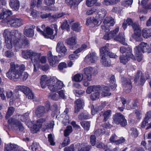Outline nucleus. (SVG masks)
<instances>
[{
	"label": "nucleus",
	"instance_id": "nucleus-4",
	"mask_svg": "<svg viewBox=\"0 0 151 151\" xmlns=\"http://www.w3.org/2000/svg\"><path fill=\"white\" fill-rule=\"evenodd\" d=\"M114 123L116 124H120L123 126H125L127 124L126 119L124 116L120 113H116L113 116Z\"/></svg>",
	"mask_w": 151,
	"mask_h": 151
},
{
	"label": "nucleus",
	"instance_id": "nucleus-10",
	"mask_svg": "<svg viewBox=\"0 0 151 151\" xmlns=\"http://www.w3.org/2000/svg\"><path fill=\"white\" fill-rule=\"evenodd\" d=\"M96 54L92 52L88 54L85 58L84 61L88 64L95 63L98 59Z\"/></svg>",
	"mask_w": 151,
	"mask_h": 151
},
{
	"label": "nucleus",
	"instance_id": "nucleus-17",
	"mask_svg": "<svg viewBox=\"0 0 151 151\" xmlns=\"http://www.w3.org/2000/svg\"><path fill=\"white\" fill-rule=\"evenodd\" d=\"M57 51L60 54L61 56H64L67 52V50L62 42H59L56 47Z\"/></svg>",
	"mask_w": 151,
	"mask_h": 151
},
{
	"label": "nucleus",
	"instance_id": "nucleus-51",
	"mask_svg": "<svg viewBox=\"0 0 151 151\" xmlns=\"http://www.w3.org/2000/svg\"><path fill=\"white\" fill-rule=\"evenodd\" d=\"M132 0H125L122 2L121 4L123 6L128 7L132 4Z\"/></svg>",
	"mask_w": 151,
	"mask_h": 151
},
{
	"label": "nucleus",
	"instance_id": "nucleus-49",
	"mask_svg": "<svg viewBox=\"0 0 151 151\" xmlns=\"http://www.w3.org/2000/svg\"><path fill=\"white\" fill-rule=\"evenodd\" d=\"M49 97L55 101L58 100L60 99L58 95L55 93H51L49 95Z\"/></svg>",
	"mask_w": 151,
	"mask_h": 151
},
{
	"label": "nucleus",
	"instance_id": "nucleus-42",
	"mask_svg": "<svg viewBox=\"0 0 151 151\" xmlns=\"http://www.w3.org/2000/svg\"><path fill=\"white\" fill-rule=\"evenodd\" d=\"M106 12L104 9H101L98 12L99 17L100 19H102L106 16Z\"/></svg>",
	"mask_w": 151,
	"mask_h": 151
},
{
	"label": "nucleus",
	"instance_id": "nucleus-12",
	"mask_svg": "<svg viewBox=\"0 0 151 151\" xmlns=\"http://www.w3.org/2000/svg\"><path fill=\"white\" fill-rule=\"evenodd\" d=\"M54 79H51L50 78L47 77L46 75H43L42 76L40 79V83L42 88H45L47 85L48 86H51V82Z\"/></svg>",
	"mask_w": 151,
	"mask_h": 151
},
{
	"label": "nucleus",
	"instance_id": "nucleus-11",
	"mask_svg": "<svg viewBox=\"0 0 151 151\" xmlns=\"http://www.w3.org/2000/svg\"><path fill=\"white\" fill-rule=\"evenodd\" d=\"M146 125L148 126L146 129L151 128V111H149L146 114L144 120L142 122V127L143 128Z\"/></svg>",
	"mask_w": 151,
	"mask_h": 151
},
{
	"label": "nucleus",
	"instance_id": "nucleus-37",
	"mask_svg": "<svg viewBox=\"0 0 151 151\" xmlns=\"http://www.w3.org/2000/svg\"><path fill=\"white\" fill-rule=\"evenodd\" d=\"M14 111L15 109L13 107H9L5 116V118L6 119H8L10 116L13 115Z\"/></svg>",
	"mask_w": 151,
	"mask_h": 151
},
{
	"label": "nucleus",
	"instance_id": "nucleus-35",
	"mask_svg": "<svg viewBox=\"0 0 151 151\" xmlns=\"http://www.w3.org/2000/svg\"><path fill=\"white\" fill-rule=\"evenodd\" d=\"M134 52L137 61L139 62H141L143 58L142 53L140 52L139 50H138L137 49H135L134 48Z\"/></svg>",
	"mask_w": 151,
	"mask_h": 151
},
{
	"label": "nucleus",
	"instance_id": "nucleus-57",
	"mask_svg": "<svg viewBox=\"0 0 151 151\" xmlns=\"http://www.w3.org/2000/svg\"><path fill=\"white\" fill-rule=\"evenodd\" d=\"M93 17L87 18L86 22V25H89L91 27H93Z\"/></svg>",
	"mask_w": 151,
	"mask_h": 151
},
{
	"label": "nucleus",
	"instance_id": "nucleus-29",
	"mask_svg": "<svg viewBox=\"0 0 151 151\" xmlns=\"http://www.w3.org/2000/svg\"><path fill=\"white\" fill-rule=\"evenodd\" d=\"M101 62L102 65L105 67H109L110 66L111 61L107 56L101 57Z\"/></svg>",
	"mask_w": 151,
	"mask_h": 151
},
{
	"label": "nucleus",
	"instance_id": "nucleus-46",
	"mask_svg": "<svg viewBox=\"0 0 151 151\" xmlns=\"http://www.w3.org/2000/svg\"><path fill=\"white\" fill-rule=\"evenodd\" d=\"M81 126L85 129L86 130L89 129L90 125V123L89 122L86 121H83L81 122Z\"/></svg>",
	"mask_w": 151,
	"mask_h": 151
},
{
	"label": "nucleus",
	"instance_id": "nucleus-56",
	"mask_svg": "<svg viewBox=\"0 0 151 151\" xmlns=\"http://www.w3.org/2000/svg\"><path fill=\"white\" fill-rule=\"evenodd\" d=\"M61 27L63 29H67L68 31H69L70 29L67 20L64 21L61 26Z\"/></svg>",
	"mask_w": 151,
	"mask_h": 151
},
{
	"label": "nucleus",
	"instance_id": "nucleus-9",
	"mask_svg": "<svg viewBox=\"0 0 151 151\" xmlns=\"http://www.w3.org/2000/svg\"><path fill=\"white\" fill-rule=\"evenodd\" d=\"M48 62L50 65L54 67L58 63L59 60L57 56H53L52 52L49 51L47 54Z\"/></svg>",
	"mask_w": 151,
	"mask_h": 151
},
{
	"label": "nucleus",
	"instance_id": "nucleus-33",
	"mask_svg": "<svg viewBox=\"0 0 151 151\" xmlns=\"http://www.w3.org/2000/svg\"><path fill=\"white\" fill-rule=\"evenodd\" d=\"M109 51V48L106 46L103 47L100 49V56L101 57L107 56Z\"/></svg>",
	"mask_w": 151,
	"mask_h": 151
},
{
	"label": "nucleus",
	"instance_id": "nucleus-21",
	"mask_svg": "<svg viewBox=\"0 0 151 151\" xmlns=\"http://www.w3.org/2000/svg\"><path fill=\"white\" fill-rule=\"evenodd\" d=\"M75 112L77 113L83 108L84 105L83 101L80 99L76 100L75 101Z\"/></svg>",
	"mask_w": 151,
	"mask_h": 151
},
{
	"label": "nucleus",
	"instance_id": "nucleus-54",
	"mask_svg": "<svg viewBox=\"0 0 151 151\" xmlns=\"http://www.w3.org/2000/svg\"><path fill=\"white\" fill-rule=\"evenodd\" d=\"M97 9L96 7H93L91 9L88 10L86 12V14L87 15H90L95 12Z\"/></svg>",
	"mask_w": 151,
	"mask_h": 151
},
{
	"label": "nucleus",
	"instance_id": "nucleus-2",
	"mask_svg": "<svg viewBox=\"0 0 151 151\" xmlns=\"http://www.w3.org/2000/svg\"><path fill=\"white\" fill-rule=\"evenodd\" d=\"M37 30L45 38L53 39L55 38L56 34H53L54 30L49 27H47L45 29V32L40 30L39 27H37Z\"/></svg>",
	"mask_w": 151,
	"mask_h": 151
},
{
	"label": "nucleus",
	"instance_id": "nucleus-60",
	"mask_svg": "<svg viewBox=\"0 0 151 151\" xmlns=\"http://www.w3.org/2000/svg\"><path fill=\"white\" fill-rule=\"evenodd\" d=\"M5 55L7 58H11L14 55V53L11 50H8L5 52Z\"/></svg>",
	"mask_w": 151,
	"mask_h": 151
},
{
	"label": "nucleus",
	"instance_id": "nucleus-32",
	"mask_svg": "<svg viewBox=\"0 0 151 151\" xmlns=\"http://www.w3.org/2000/svg\"><path fill=\"white\" fill-rule=\"evenodd\" d=\"M82 0H65V2L71 7L78 5Z\"/></svg>",
	"mask_w": 151,
	"mask_h": 151
},
{
	"label": "nucleus",
	"instance_id": "nucleus-58",
	"mask_svg": "<svg viewBox=\"0 0 151 151\" xmlns=\"http://www.w3.org/2000/svg\"><path fill=\"white\" fill-rule=\"evenodd\" d=\"M96 1H97L95 0H87L86 1V5L88 7H91Z\"/></svg>",
	"mask_w": 151,
	"mask_h": 151
},
{
	"label": "nucleus",
	"instance_id": "nucleus-34",
	"mask_svg": "<svg viewBox=\"0 0 151 151\" xmlns=\"http://www.w3.org/2000/svg\"><path fill=\"white\" fill-rule=\"evenodd\" d=\"M142 35L145 38H147L151 36V28L144 29L142 30Z\"/></svg>",
	"mask_w": 151,
	"mask_h": 151
},
{
	"label": "nucleus",
	"instance_id": "nucleus-43",
	"mask_svg": "<svg viewBox=\"0 0 151 151\" xmlns=\"http://www.w3.org/2000/svg\"><path fill=\"white\" fill-rule=\"evenodd\" d=\"M134 23L131 19L128 18L126 21H124L122 24V26L125 29L126 28L127 25L132 26Z\"/></svg>",
	"mask_w": 151,
	"mask_h": 151
},
{
	"label": "nucleus",
	"instance_id": "nucleus-7",
	"mask_svg": "<svg viewBox=\"0 0 151 151\" xmlns=\"http://www.w3.org/2000/svg\"><path fill=\"white\" fill-rule=\"evenodd\" d=\"M83 72L85 79L88 81H90L92 79V74L96 72V70L94 68L88 67L84 68Z\"/></svg>",
	"mask_w": 151,
	"mask_h": 151
},
{
	"label": "nucleus",
	"instance_id": "nucleus-6",
	"mask_svg": "<svg viewBox=\"0 0 151 151\" xmlns=\"http://www.w3.org/2000/svg\"><path fill=\"white\" fill-rule=\"evenodd\" d=\"M51 85L49 86V88L51 91H55L61 89L63 87L64 84L61 81L54 79L51 82Z\"/></svg>",
	"mask_w": 151,
	"mask_h": 151
},
{
	"label": "nucleus",
	"instance_id": "nucleus-39",
	"mask_svg": "<svg viewBox=\"0 0 151 151\" xmlns=\"http://www.w3.org/2000/svg\"><path fill=\"white\" fill-rule=\"evenodd\" d=\"M71 28L73 30L77 32H80L81 30L80 25L78 22L73 23L72 26Z\"/></svg>",
	"mask_w": 151,
	"mask_h": 151
},
{
	"label": "nucleus",
	"instance_id": "nucleus-53",
	"mask_svg": "<svg viewBox=\"0 0 151 151\" xmlns=\"http://www.w3.org/2000/svg\"><path fill=\"white\" fill-rule=\"evenodd\" d=\"M130 133L132 136L134 137H137L138 135L137 131L135 128H132L131 129Z\"/></svg>",
	"mask_w": 151,
	"mask_h": 151
},
{
	"label": "nucleus",
	"instance_id": "nucleus-26",
	"mask_svg": "<svg viewBox=\"0 0 151 151\" xmlns=\"http://www.w3.org/2000/svg\"><path fill=\"white\" fill-rule=\"evenodd\" d=\"M101 90V86H91L87 88L86 92L88 94H90L92 91H99Z\"/></svg>",
	"mask_w": 151,
	"mask_h": 151
},
{
	"label": "nucleus",
	"instance_id": "nucleus-15",
	"mask_svg": "<svg viewBox=\"0 0 151 151\" xmlns=\"http://www.w3.org/2000/svg\"><path fill=\"white\" fill-rule=\"evenodd\" d=\"M35 26L34 25H29L26 26L24 30V34L26 36L32 37L34 35V29Z\"/></svg>",
	"mask_w": 151,
	"mask_h": 151
},
{
	"label": "nucleus",
	"instance_id": "nucleus-18",
	"mask_svg": "<svg viewBox=\"0 0 151 151\" xmlns=\"http://www.w3.org/2000/svg\"><path fill=\"white\" fill-rule=\"evenodd\" d=\"M103 22L104 24L101 26L102 29L104 30L106 29L108 31H109V28H106V24H109L107 25L108 26L109 25L113 26L115 24L114 19L111 17H106L104 20Z\"/></svg>",
	"mask_w": 151,
	"mask_h": 151
},
{
	"label": "nucleus",
	"instance_id": "nucleus-28",
	"mask_svg": "<svg viewBox=\"0 0 151 151\" xmlns=\"http://www.w3.org/2000/svg\"><path fill=\"white\" fill-rule=\"evenodd\" d=\"M18 149V145L15 144H7L5 146L4 150L5 151H16Z\"/></svg>",
	"mask_w": 151,
	"mask_h": 151
},
{
	"label": "nucleus",
	"instance_id": "nucleus-47",
	"mask_svg": "<svg viewBox=\"0 0 151 151\" xmlns=\"http://www.w3.org/2000/svg\"><path fill=\"white\" fill-rule=\"evenodd\" d=\"M100 93L99 91L93 93L91 96V99L93 101L98 99L99 98Z\"/></svg>",
	"mask_w": 151,
	"mask_h": 151
},
{
	"label": "nucleus",
	"instance_id": "nucleus-50",
	"mask_svg": "<svg viewBox=\"0 0 151 151\" xmlns=\"http://www.w3.org/2000/svg\"><path fill=\"white\" fill-rule=\"evenodd\" d=\"M8 122L9 124H13L18 126L19 121L18 120L15 119V116H14L13 118L9 119L8 120Z\"/></svg>",
	"mask_w": 151,
	"mask_h": 151
},
{
	"label": "nucleus",
	"instance_id": "nucleus-59",
	"mask_svg": "<svg viewBox=\"0 0 151 151\" xmlns=\"http://www.w3.org/2000/svg\"><path fill=\"white\" fill-rule=\"evenodd\" d=\"M65 14L63 13L56 14L52 16V18L54 19H56L58 18L62 17Z\"/></svg>",
	"mask_w": 151,
	"mask_h": 151
},
{
	"label": "nucleus",
	"instance_id": "nucleus-3",
	"mask_svg": "<svg viewBox=\"0 0 151 151\" xmlns=\"http://www.w3.org/2000/svg\"><path fill=\"white\" fill-rule=\"evenodd\" d=\"M5 40V45L8 49H10L12 47V36L10 32L8 29L4 31L3 34Z\"/></svg>",
	"mask_w": 151,
	"mask_h": 151
},
{
	"label": "nucleus",
	"instance_id": "nucleus-45",
	"mask_svg": "<svg viewBox=\"0 0 151 151\" xmlns=\"http://www.w3.org/2000/svg\"><path fill=\"white\" fill-rule=\"evenodd\" d=\"M29 76L28 73L25 72H23L21 73H19V78H21V80L23 81H26Z\"/></svg>",
	"mask_w": 151,
	"mask_h": 151
},
{
	"label": "nucleus",
	"instance_id": "nucleus-48",
	"mask_svg": "<svg viewBox=\"0 0 151 151\" xmlns=\"http://www.w3.org/2000/svg\"><path fill=\"white\" fill-rule=\"evenodd\" d=\"M72 132V127L71 126H68L66 127V129L64 132V135L65 137H67Z\"/></svg>",
	"mask_w": 151,
	"mask_h": 151
},
{
	"label": "nucleus",
	"instance_id": "nucleus-25",
	"mask_svg": "<svg viewBox=\"0 0 151 151\" xmlns=\"http://www.w3.org/2000/svg\"><path fill=\"white\" fill-rule=\"evenodd\" d=\"M125 36L122 33H120L119 35L116 37H114V40L118 41L123 45H126L127 44L125 42Z\"/></svg>",
	"mask_w": 151,
	"mask_h": 151
},
{
	"label": "nucleus",
	"instance_id": "nucleus-14",
	"mask_svg": "<svg viewBox=\"0 0 151 151\" xmlns=\"http://www.w3.org/2000/svg\"><path fill=\"white\" fill-rule=\"evenodd\" d=\"M46 121L45 118L40 119L37 120L36 124L33 126L31 129L32 132L33 133H36L39 131L42 126V124Z\"/></svg>",
	"mask_w": 151,
	"mask_h": 151
},
{
	"label": "nucleus",
	"instance_id": "nucleus-24",
	"mask_svg": "<svg viewBox=\"0 0 151 151\" xmlns=\"http://www.w3.org/2000/svg\"><path fill=\"white\" fill-rule=\"evenodd\" d=\"M77 36L74 35L71 37L67 39L65 41L66 43L70 46L76 45L77 42Z\"/></svg>",
	"mask_w": 151,
	"mask_h": 151
},
{
	"label": "nucleus",
	"instance_id": "nucleus-62",
	"mask_svg": "<svg viewBox=\"0 0 151 151\" xmlns=\"http://www.w3.org/2000/svg\"><path fill=\"white\" fill-rule=\"evenodd\" d=\"M3 14L6 17L8 16H10L12 14V12L9 9H5L4 11Z\"/></svg>",
	"mask_w": 151,
	"mask_h": 151
},
{
	"label": "nucleus",
	"instance_id": "nucleus-41",
	"mask_svg": "<svg viewBox=\"0 0 151 151\" xmlns=\"http://www.w3.org/2000/svg\"><path fill=\"white\" fill-rule=\"evenodd\" d=\"M133 38L136 41H141L142 40L141 31L134 32L133 35Z\"/></svg>",
	"mask_w": 151,
	"mask_h": 151
},
{
	"label": "nucleus",
	"instance_id": "nucleus-31",
	"mask_svg": "<svg viewBox=\"0 0 151 151\" xmlns=\"http://www.w3.org/2000/svg\"><path fill=\"white\" fill-rule=\"evenodd\" d=\"M102 90L101 91H99V92L101 93L102 96H110L111 95V93L109 92V88L107 86H105L104 87H101Z\"/></svg>",
	"mask_w": 151,
	"mask_h": 151
},
{
	"label": "nucleus",
	"instance_id": "nucleus-22",
	"mask_svg": "<svg viewBox=\"0 0 151 151\" xmlns=\"http://www.w3.org/2000/svg\"><path fill=\"white\" fill-rule=\"evenodd\" d=\"M47 112L45 107L40 106L37 107L35 111V113L36 116L41 117L44 116L45 114Z\"/></svg>",
	"mask_w": 151,
	"mask_h": 151
},
{
	"label": "nucleus",
	"instance_id": "nucleus-44",
	"mask_svg": "<svg viewBox=\"0 0 151 151\" xmlns=\"http://www.w3.org/2000/svg\"><path fill=\"white\" fill-rule=\"evenodd\" d=\"M111 111L110 110L105 111L103 114L104 117V121H107L109 117L111 116Z\"/></svg>",
	"mask_w": 151,
	"mask_h": 151
},
{
	"label": "nucleus",
	"instance_id": "nucleus-19",
	"mask_svg": "<svg viewBox=\"0 0 151 151\" xmlns=\"http://www.w3.org/2000/svg\"><path fill=\"white\" fill-rule=\"evenodd\" d=\"M105 31H107L108 30H105ZM119 30V28L118 27L116 28L113 31H111L109 33L106 32L104 36V38L106 40H109L112 38H114L116 34L118 32Z\"/></svg>",
	"mask_w": 151,
	"mask_h": 151
},
{
	"label": "nucleus",
	"instance_id": "nucleus-8",
	"mask_svg": "<svg viewBox=\"0 0 151 151\" xmlns=\"http://www.w3.org/2000/svg\"><path fill=\"white\" fill-rule=\"evenodd\" d=\"M135 49H137L138 50L142 53L147 52L150 53L151 52V48L149 45L147 43L142 42L137 46H136L134 48Z\"/></svg>",
	"mask_w": 151,
	"mask_h": 151
},
{
	"label": "nucleus",
	"instance_id": "nucleus-16",
	"mask_svg": "<svg viewBox=\"0 0 151 151\" xmlns=\"http://www.w3.org/2000/svg\"><path fill=\"white\" fill-rule=\"evenodd\" d=\"M121 81L122 86L124 88L125 90H128L127 92H129L132 88L130 79L124 77L122 78Z\"/></svg>",
	"mask_w": 151,
	"mask_h": 151
},
{
	"label": "nucleus",
	"instance_id": "nucleus-64",
	"mask_svg": "<svg viewBox=\"0 0 151 151\" xmlns=\"http://www.w3.org/2000/svg\"><path fill=\"white\" fill-rule=\"evenodd\" d=\"M90 142L93 145H94L96 143V137L94 135H91L90 137Z\"/></svg>",
	"mask_w": 151,
	"mask_h": 151
},
{
	"label": "nucleus",
	"instance_id": "nucleus-20",
	"mask_svg": "<svg viewBox=\"0 0 151 151\" xmlns=\"http://www.w3.org/2000/svg\"><path fill=\"white\" fill-rule=\"evenodd\" d=\"M68 109L66 108L64 112L60 115V116L62 118V122L65 125L68 124L70 122L69 116L68 114Z\"/></svg>",
	"mask_w": 151,
	"mask_h": 151
},
{
	"label": "nucleus",
	"instance_id": "nucleus-63",
	"mask_svg": "<svg viewBox=\"0 0 151 151\" xmlns=\"http://www.w3.org/2000/svg\"><path fill=\"white\" fill-rule=\"evenodd\" d=\"M70 142V140L69 137H67L65 138L63 142L62 143V146L63 147H65L68 145Z\"/></svg>",
	"mask_w": 151,
	"mask_h": 151
},
{
	"label": "nucleus",
	"instance_id": "nucleus-1",
	"mask_svg": "<svg viewBox=\"0 0 151 151\" xmlns=\"http://www.w3.org/2000/svg\"><path fill=\"white\" fill-rule=\"evenodd\" d=\"M19 70L18 65L11 66L9 71L6 73V76L9 79L14 81H17L19 78Z\"/></svg>",
	"mask_w": 151,
	"mask_h": 151
},
{
	"label": "nucleus",
	"instance_id": "nucleus-30",
	"mask_svg": "<svg viewBox=\"0 0 151 151\" xmlns=\"http://www.w3.org/2000/svg\"><path fill=\"white\" fill-rule=\"evenodd\" d=\"M121 0H104L102 2L104 6H109L116 4L120 2Z\"/></svg>",
	"mask_w": 151,
	"mask_h": 151
},
{
	"label": "nucleus",
	"instance_id": "nucleus-61",
	"mask_svg": "<svg viewBox=\"0 0 151 151\" xmlns=\"http://www.w3.org/2000/svg\"><path fill=\"white\" fill-rule=\"evenodd\" d=\"M58 67L59 70H62L64 68H66L67 64L64 62L61 63L58 65Z\"/></svg>",
	"mask_w": 151,
	"mask_h": 151
},
{
	"label": "nucleus",
	"instance_id": "nucleus-5",
	"mask_svg": "<svg viewBox=\"0 0 151 151\" xmlns=\"http://www.w3.org/2000/svg\"><path fill=\"white\" fill-rule=\"evenodd\" d=\"M22 55L23 57L26 59L31 58L32 59L33 58L39 59L41 55V54L29 50L23 51Z\"/></svg>",
	"mask_w": 151,
	"mask_h": 151
},
{
	"label": "nucleus",
	"instance_id": "nucleus-23",
	"mask_svg": "<svg viewBox=\"0 0 151 151\" xmlns=\"http://www.w3.org/2000/svg\"><path fill=\"white\" fill-rule=\"evenodd\" d=\"M7 23L12 27H18L19 19L13 16L11 19L8 21Z\"/></svg>",
	"mask_w": 151,
	"mask_h": 151
},
{
	"label": "nucleus",
	"instance_id": "nucleus-52",
	"mask_svg": "<svg viewBox=\"0 0 151 151\" xmlns=\"http://www.w3.org/2000/svg\"><path fill=\"white\" fill-rule=\"evenodd\" d=\"M22 44L21 46L22 47H25L29 45V41L27 39L22 40L21 41Z\"/></svg>",
	"mask_w": 151,
	"mask_h": 151
},
{
	"label": "nucleus",
	"instance_id": "nucleus-27",
	"mask_svg": "<svg viewBox=\"0 0 151 151\" xmlns=\"http://www.w3.org/2000/svg\"><path fill=\"white\" fill-rule=\"evenodd\" d=\"M9 5L13 10L17 11L19 8V2L18 0H10Z\"/></svg>",
	"mask_w": 151,
	"mask_h": 151
},
{
	"label": "nucleus",
	"instance_id": "nucleus-40",
	"mask_svg": "<svg viewBox=\"0 0 151 151\" xmlns=\"http://www.w3.org/2000/svg\"><path fill=\"white\" fill-rule=\"evenodd\" d=\"M120 62L124 64H125L130 59L127 57L126 55H121L119 57Z\"/></svg>",
	"mask_w": 151,
	"mask_h": 151
},
{
	"label": "nucleus",
	"instance_id": "nucleus-55",
	"mask_svg": "<svg viewBox=\"0 0 151 151\" xmlns=\"http://www.w3.org/2000/svg\"><path fill=\"white\" fill-rule=\"evenodd\" d=\"M134 32L141 31V29L139 25L135 23H134L132 26Z\"/></svg>",
	"mask_w": 151,
	"mask_h": 151
},
{
	"label": "nucleus",
	"instance_id": "nucleus-36",
	"mask_svg": "<svg viewBox=\"0 0 151 151\" xmlns=\"http://www.w3.org/2000/svg\"><path fill=\"white\" fill-rule=\"evenodd\" d=\"M125 55L130 59L135 60V58L134 55L132 53V49L130 47L127 48V50L125 52Z\"/></svg>",
	"mask_w": 151,
	"mask_h": 151
},
{
	"label": "nucleus",
	"instance_id": "nucleus-38",
	"mask_svg": "<svg viewBox=\"0 0 151 151\" xmlns=\"http://www.w3.org/2000/svg\"><path fill=\"white\" fill-rule=\"evenodd\" d=\"M83 79V75L82 74L78 73L74 76L73 80L77 82H80Z\"/></svg>",
	"mask_w": 151,
	"mask_h": 151
},
{
	"label": "nucleus",
	"instance_id": "nucleus-13",
	"mask_svg": "<svg viewBox=\"0 0 151 151\" xmlns=\"http://www.w3.org/2000/svg\"><path fill=\"white\" fill-rule=\"evenodd\" d=\"M19 90L23 92L27 98L33 99L34 96L31 90L28 88L24 86H19Z\"/></svg>",
	"mask_w": 151,
	"mask_h": 151
}]
</instances>
